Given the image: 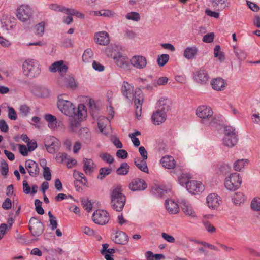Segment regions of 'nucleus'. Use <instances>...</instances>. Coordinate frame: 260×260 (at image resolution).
Returning <instances> with one entry per match:
<instances>
[{
    "instance_id": "1",
    "label": "nucleus",
    "mask_w": 260,
    "mask_h": 260,
    "mask_svg": "<svg viewBox=\"0 0 260 260\" xmlns=\"http://www.w3.org/2000/svg\"><path fill=\"white\" fill-rule=\"evenodd\" d=\"M61 95L58 96L57 103V107L59 110L64 115L69 117L75 116H80L82 115V110L84 109L85 106L83 104H79L77 108L70 101L63 100Z\"/></svg>"
},
{
    "instance_id": "2",
    "label": "nucleus",
    "mask_w": 260,
    "mask_h": 260,
    "mask_svg": "<svg viewBox=\"0 0 260 260\" xmlns=\"http://www.w3.org/2000/svg\"><path fill=\"white\" fill-rule=\"evenodd\" d=\"M110 197L112 209L117 212L121 211L125 204L126 197L122 193L121 186L112 187L110 190Z\"/></svg>"
},
{
    "instance_id": "3",
    "label": "nucleus",
    "mask_w": 260,
    "mask_h": 260,
    "mask_svg": "<svg viewBox=\"0 0 260 260\" xmlns=\"http://www.w3.org/2000/svg\"><path fill=\"white\" fill-rule=\"evenodd\" d=\"M22 69L24 74L30 78L39 75L41 71L39 62L33 59L26 60L23 63Z\"/></svg>"
},
{
    "instance_id": "4",
    "label": "nucleus",
    "mask_w": 260,
    "mask_h": 260,
    "mask_svg": "<svg viewBox=\"0 0 260 260\" xmlns=\"http://www.w3.org/2000/svg\"><path fill=\"white\" fill-rule=\"evenodd\" d=\"M224 136L223 144L228 147H234L238 142V138L235 128L230 126H226L224 129Z\"/></svg>"
},
{
    "instance_id": "5",
    "label": "nucleus",
    "mask_w": 260,
    "mask_h": 260,
    "mask_svg": "<svg viewBox=\"0 0 260 260\" xmlns=\"http://www.w3.org/2000/svg\"><path fill=\"white\" fill-rule=\"evenodd\" d=\"M242 179L238 173H233L225 178L224 185L226 188L231 191H235L241 185Z\"/></svg>"
},
{
    "instance_id": "6",
    "label": "nucleus",
    "mask_w": 260,
    "mask_h": 260,
    "mask_svg": "<svg viewBox=\"0 0 260 260\" xmlns=\"http://www.w3.org/2000/svg\"><path fill=\"white\" fill-rule=\"evenodd\" d=\"M29 230L32 236L39 237L44 230V225L35 217H32L29 221Z\"/></svg>"
},
{
    "instance_id": "7",
    "label": "nucleus",
    "mask_w": 260,
    "mask_h": 260,
    "mask_svg": "<svg viewBox=\"0 0 260 260\" xmlns=\"http://www.w3.org/2000/svg\"><path fill=\"white\" fill-rule=\"evenodd\" d=\"M32 15V10L28 5H22L17 9L16 16L18 19L22 22L30 19Z\"/></svg>"
},
{
    "instance_id": "8",
    "label": "nucleus",
    "mask_w": 260,
    "mask_h": 260,
    "mask_svg": "<svg viewBox=\"0 0 260 260\" xmlns=\"http://www.w3.org/2000/svg\"><path fill=\"white\" fill-rule=\"evenodd\" d=\"M93 222L99 225H104L109 220L108 213L104 210H97L92 216Z\"/></svg>"
},
{
    "instance_id": "9",
    "label": "nucleus",
    "mask_w": 260,
    "mask_h": 260,
    "mask_svg": "<svg viewBox=\"0 0 260 260\" xmlns=\"http://www.w3.org/2000/svg\"><path fill=\"white\" fill-rule=\"evenodd\" d=\"M45 146L47 151L51 154L58 151L61 143L57 138L53 136H49L45 139Z\"/></svg>"
},
{
    "instance_id": "10",
    "label": "nucleus",
    "mask_w": 260,
    "mask_h": 260,
    "mask_svg": "<svg viewBox=\"0 0 260 260\" xmlns=\"http://www.w3.org/2000/svg\"><path fill=\"white\" fill-rule=\"evenodd\" d=\"M186 188L191 194H198L204 190V186L201 182L192 180L185 182Z\"/></svg>"
},
{
    "instance_id": "11",
    "label": "nucleus",
    "mask_w": 260,
    "mask_h": 260,
    "mask_svg": "<svg viewBox=\"0 0 260 260\" xmlns=\"http://www.w3.org/2000/svg\"><path fill=\"white\" fill-rule=\"evenodd\" d=\"M210 79L208 71L206 70L200 69L197 71L193 75L194 81L201 85H206Z\"/></svg>"
},
{
    "instance_id": "12",
    "label": "nucleus",
    "mask_w": 260,
    "mask_h": 260,
    "mask_svg": "<svg viewBox=\"0 0 260 260\" xmlns=\"http://www.w3.org/2000/svg\"><path fill=\"white\" fill-rule=\"evenodd\" d=\"M25 167L29 175L32 177H36L40 173L39 165L34 160L31 159L26 160L25 162Z\"/></svg>"
},
{
    "instance_id": "13",
    "label": "nucleus",
    "mask_w": 260,
    "mask_h": 260,
    "mask_svg": "<svg viewBox=\"0 0 260 260\" xmlns=\"http://www.w3.org/2000/svg\"><path fill=\"white\" fill-rule=\"evenodd\" d=\"M129 187L133 191L144 190L147 187V184L143 179L136 178L132 180Z\"/></svg>"
},
{
    "instance_id": "14",
    "label": "nucleus",
    "mask_w": 260,
    "mask_h": 260,
    "mask_svg": "<svg viewBox=\"0 0 260 260\" xmlns=\"http://www.w3.org/2000/svg\"><path fill=\"white\" fill-rule=\"evenodd\" d=\"M131 63L134 68L137 69H143L147 66L146 57L142 55H135L131 59Z\"/></svg>"
},
{
    "instance_id": "15",
    "label": "nucleus",
    "mask_w": 260,
    "mask_h": 260,
    "mask_svg": "<svg viewBox=\"0 0 260 260\" xmlns=\"http://www.w3.org/2000/svg\"><path fill=\"white\" fill-rule=\"evenodd\" d=\"M95 41L99 45L106 46L110 42L109 36L108 32L102 31L94 35Z\"/></svg>"
},
{
    "instance_id": "16",
    "label": "nucleus",
    "mask_w": 260,
    "mask_h": 260,
    "mask_svg": "<svg viewBox=\"0 0 260 260\" xmlns=\"http://www.w3.org/2000/svg\"><path fill=\"white\" fill-rule=\"evenodd\" d=\"M196 115L201 118L206 119L212 116L213 111L210 107L202 105L197 108Z\"/></svg>"
},
{
    "instance_id": "17",
    "label": "nucleus",
    "mask_w": 260,
    "mask_h": 260,
    "mask_svg": "<svg viewBox=\"0 0 260 260\" xmlns=\"http://www.w3.org/2000/svg\"><path fill=\"white\" fill-rule=\"evenodd\" d=\"M68 67L64 64L63 60L56 61L49 67V71L52 73H55L58 71L59 73H66Z\"/></svg>"
},
{
    "instance_id": "18",
    "label": "nucleus",
    "mask_w": 260,
    "mask_h": 260,
    "mask_svg": "<svg viewBox=\"0 0 260 260\" xmlns=\"http://www.w3.org/2000/svg\"><path fill=\"white\" fill-rule=\"evenodd\" d=\"M220 197L215 193H211L206 198V202L210 208L216 209L219 206Z\"/></svg>"
},
{
    "instance_id": "19",
    "label": "nucleus",
    "mask_w": 260,
    "mask_h": 260,
    "mask_svg": "<svg viewBox=\"0 0 260 260\" xmlns=\"http://www.w3.org/2000/svg\"><path fill=\"white\" fill-rule=\"evenodd\" d=\"M121 92L127 99L131 100L133 99L134 87L127 82L124 81L121 88Z\"/></svg>"
},
{
    "instance_id": "20",
    "label": "nucleus",
    "mask_w": 260,
    "mask_h": 260,
    "mask_svg": "<svg viewBox=\"0 0 260 260\" xmlns=\"http://www.w3.org/2000/svg\"><path fill=\"white\" fill-rule=\"evenodd\" d=\"M211 85L214 90L221 91L225 89L226 83L224 79L218 77L213 79L211 81Z\"/></svg>"
},
{
    "instance_id": "21",
    "label": "nucleus",
    "mask_w": 260,
    "mask_h": 260,
    "mask_svg": "<svg viewBox=\"0 0 260 260\" xmlns=\"http://www.w3.org/2000/svg\"><path fill=\"white\" fill-rule=\"evenodd\" d=\"M171 105L172 103L170 99L161 98L159 100L158 109L166 114L167 112L171 110Z\"/></svg>"
},
{
    "instance_id": "22",
    "label": "nucleus",
    "mask_w": 260,
    "mask_h": 260,
    "mask_svg": "<svg viewBox=\"0 0 260 260\" xmlns=\"http://www.w3.org/2000/svg\"><path fill=\"white\" fill-rule=\"evenodd\" d=\"M113 240L116 244L125 245L128 242V236L124 232L118 231L116 232Z\"/></svg>"
},
{
    "instance_id": "23",
    "label": "nucleus",
    "mask_w": 260,
    "mask_h": 260,
    "mask_svg": "<svg viewBox=\"0 0 260 260\" xmlns=\"http://www.w3.org/2000/svg\"><path fill=\"white\" fill-rule=\"evenodd\" d=\"M121 47L118 45L110 46L106 49L107 56L114 58L121 53Z\"/></svg>"
},
{
    "instance_id": "24",
    "label": "nucleus",
    "mask_w": 260,
    "mask_h": 260,
    "mask_svg": "<svg viewBox=\"0 0 260 260\" xmlns=\"http://www.w3.org/2000/svg\"><path fill=\"white\" fill-rule=\"evenodd\" d=\"M166 114L160 111L158 109L153 113L151 119L155 125H159L166 120Z\"/></svg>"
},
{
    "instance_id": "25",
    "label": "nucleus",
    "mask_w": 260,
    "mask_h": 260,
    "mask_svg": "<svg viewBox=\"0 0 260 260\" xmlns=\"http://www.w3.org/2000/svg\"><path fill=\"white\" fill-rule=\"evenodd\" d=\"M165 206L167 211L170 214H176L179 212L178 204L172 200H166Z\"/></svg>"
},
{
    "instance_id": "26",
    "label": "nucleus",
    "mask_w": 260,
    "mask_h": 260,
    "mask_svg": "<svg viewBox=\"0 0 260 260\" xmlns=\"http://www.w3.org/2000/svg\"><path fill=\"white\" fill-rule=\"evenodd\" d=\"M162 166L169 169H173L175 167V162L174 158L171 156L162 157L160 160Z\"/></svg>"
},
{
    "instance_id": "27",
    "label": "nucleus",
    "mask_w": 260,
    "mask_h": 260,
    "mask_svg": "<svg viewBox=\"0 0 260 260\" xmlns=\"http://www.w3.org/2000/svg\"><path fill=\"white\" fill-rule=\"evenodd\" d=\"M79 137L84 143L88 144L91 141V133L86 127L82 128L79 131Z\"/></svg>"
},
{
    "instance_id": "28",
    "label": "nucleus",
    "mask_w": 260,
    "mask_h": 260,
    "mask_svg": "<svg viewBox=\"0 0 260 260\" xmlns=\"http://www.w3.org/2000/svg\"><path fill=\"white\" fill-rule=\"evenodd\" d=\"M181 207L183 212L187 215L194 217V212L193 211L191 207L189 205L185 200H183L181 202Z\"/></svg>"
},
{
    "instance_id": "29",
    "label": "nucleus",
    "mask_w": 260,
    "mask_h": 260,
    "mask_svg": "<svg viewBox=\"0 0 260 260\" xmlns=\"http://www.w3.org/2000/svg\"><path fill=\"white\" fill-rule=\"evenodd\" d=\"M145 160L146 159H142L140 158H135L134 164L141 171L148 173L149 169Z\"/></svg>"
},
{
    "instance_id": "30",
    "label": "nucleus",
    "mask_w": 260,
    "mask_h": 260,
    "mask_svg": "<svg viewBox=\"0 0 260 260\" xmlns=\"http://www.w3.org/2000/svg\"><path fill=\"white\" fill-rule=\"evenodd\" d=\"M198 52L196 47H188L184 51L183 55L187 59L194 58Z\"/></svg>"
},
{
    "instance_id": "31",
    "label": "nucleus",
    "mask_w": 260,
    "mask_h": 260,
    "mask_svg": "<svg viewBox=\"0 0 260 260\" xmlns=\"http://www.w3.org/2000/svg\"><path fill=\"white\" fill-rule=\"evenodd\" d=\"M231 170V168L228 164L223 163L218 165L216 168V172L219 175H225Z\"/></svg>"
},
{
    "instance_id": "32",
    "label": "nucleus",
    "mask_w": 260,
    "mask_h": 260,
    "mask_svg": "<svg viewBox=\"0 0 260 260\" xmlns=\"http://www.w3.org/2000/svg\"><path fill=\"white\" fill-rule=\"evenodd\" d=\"M84 166L83 169L85 171L86 174L88 173H90L93 172L94 168L93 165L94 162L91 159L84 158L83 159Z\"/></svg>"
},
{
    "instance_id": "33",
    "label": "nucleus",
    "mask_w": 260,
    "mask_h": 260,
    "mask_svg": "<svg viewBox=\"0 0 260 260\" xmlns=\"http://www.w3.org/2000/svg\"><path fill=\"white\" fill-rule=\"evenodd\" d=\"M227 0H213L212 5L214 9L217 11H222L228 6L226 2Z\"/></svg>"
},
{
    "instance_id": "34",
    "label": "nucleus",
    "mask_w": 260,
    "mask_h": 260,
    "mask_svg": "<svg viewBox=\"0 0 260 260\" xmlns=\"http://www.w3.org/2000/svg\"><path fill=\"white\" fill-rule=\"evenodd\" d=\"M113 59L117 66L120 68H124L127 65V62L125 60V57L122 55V53Z\"/></svg>"
},
{
    "instance_id": "35",
    "label": "nucleus",
    "mask_w": 260,
    "mask_h": 260,
    "mask_svg": "<svg viewBox=\"0 0 260 260\" xmlns=\"http://www.w3.org/2000/svg\"><path fill=\"white\" fill-rule=\"evenodd\" d=\"M129 169V166L127 162H124L121 164L120 166L117 169L116 172L118 175H125Z\"/></svg>"
},
{
    "instance_id": "36",
    "label": "nucleus",
    "mask_w": 260,
    "mask_h": 260,
    "mask_svg": "<svg viewBox=\"0 0 260 260\" xmlns=\"http://www.w3.org/2000/svg\"><path fill=\"white\" fill-rule=\"evenodd\" d=\"M83 114L80 117L78 116H75L74 117H71L72 118L70 121V126L73 131H74V128L78 127L80 122L82 119Z\"/></svg>"
},
{
    "instance_id": "37",
    "label": "nucleus",
    "mask_w": 260,
    "mask_h": 260,
    "mask_svg": "<svg viewBox=\"0 0 260 260\" xmlns=\"http://www.w3.org/2000/svg\"><path fill=\"white\" fill-rule=\"evenodd\" d=\"M248 159H241L237 160L234 164V169L236 171H240V170H242V168H244L245 164H248Z\"/></svg>"
},
{
    "instance_id": "38",
    "label": "nucleus",
    "mask_w": 260,
    "mask_h": 260,
    "mask_svg": "<svg viewBox=\"0 0 260 260\" xmlns=\"http://www.w3.org/2000/svg\"><path fill=\"white\" fill-rule=\"evenodd\" d=\"M214 55L215 57L218 58L221 61H224L225 59L224 53L220 52V46L219 45H216L214 47Z\"/></svg>"
},
{
    "instance_id": "39",
    "label": "nucleus",
    "mask_w": 260,
    "mask_h": 260,
    "mask_svg": "<svg viewBox=\"0 0 260 260\" xmlns=\"http://www.w3.org/2000/svg\"><path fill=\"white\" fill-rule=\"evenodd\" d=\"M45 23L41 22L36 24L34 27V33L40 36H42L44 32Z\"/></svg>"
},
{
    "instance_id": "40",
    "label": "nucleus",
    "mask_w": 260,
    "mask_h": 260,
    "mask_svg": "<svg viewBox=\"0 0 260 260\" xmlns=\"http://www.w3.org/2000/svg\"><path fill=\"white\" fill-rule=\"evenodd\" d=\"M169 55L166 54H162L158 56L157 62L159 67L164 66L169 61Z\"/></svg>"
},
{
    "instance_id": "41",
    "label": "nucleus",
    "mask_w": 260,
    "mask_h": 260,
    "mask_svg": "<svg viewBox=\"0 0 260 260\" xmlns=\"http://www.w3.org/2000/svg\"><path fill=\"white\" fill-rule=\"evenodd\" d=\"M151 192L155 196L161 197L165 193H167V190L162 189L159 186H155L152 188Z\"/></svg>"
},
{
    "instance_id": "42",
    "label": "nucleus",
    "mask_w": 260,
    "mask_h": 260,
    "mask_svg": "<svg viewBox=\"0 0 260 260\" xmlns=\"http://www.w3.org/2000/svg\"><path fill=\"white\" fill-rule=\"evenodd\" d=\"M111 169L108 168H101L99 170V175L98 178L100 179H104L106 176L109 175L111 172Z\"/></svg>"
},
{
    "instance_id": "43",
    "label": "nucleus",
    "mask_w": 260,
    "mask_h": 260,
    "mask_svg": "<svg viewBox=\"0 0 260 260\" xmlns=\"http://www.w3.org/2000/svg\"><path fill=\"white\" fill-rule=\"evenodd\" d=\"M233 202L236 205L240 204L245 200L244 196L243 193L239 192L236 193L232 198Z\"/></svg>"
},
{
    "instance_id": "44",
    "label": "nucleus",
    "mask_w": 260,
    "mask_h": 260,
    "mask_svg": "<svg viewBox=\"0 0 260 260\" xmlns=\"http://www.w3.org/2000/svg\"><path fill=\"white\" fill-rule=\"evenodd\" d=\"M106 123H109V119L106 117H103L102 119H100L98 121V128L100 129V132L105 134L106 133L104 132V128L106 125L105 124Z\"/></svg>"
},
{
    "instance_id": "45",
    "label": "nucleus",
    "mask_w": 260,
    "mask_h": 260,
    "mask_svg": "<svg viewBox=\"0 0 260 260\" xmlns=\"http://www.w3.org/2000/svg\"><path fill=\"white\" fill-rule=\"evenodd\" d=\"M19 111L23 117H27L30 112V108L27 105L23 104L20 106Z\"/></svg>"
},
{
    "instance_id": "46",
    "label": "nucleus",
    "mask_w": 260,
    "mask_h": 260,
    "mask_svg": "<svg viewBox=\"0 0 260 260\" xmlns=\"http://www.w3.org/2000/svg\"><path fill=\"white\" fill-rule=\"evenodd\" d=\"M168 81V78L167 77H161L157 81L154 80L153 84L154 86H157V85L164 86L167 84Z\"/></svg>"
},
{
    "instance_id": "47",
    "label": "nucleus",
    "mask_w": 260,
    "mask_h": 260,
    "mask_svg": "<svg viewBox=\"0 0 260 260\" xmlns=\"http://www.w3.org/2000/svg\"><path fill=\"white\" fill-rule=\"evenodd\" d=\"M82 204L84 209L88 212H90L92 210V204L88 199L82 200L81 201Z\"/></svg>"
},
{
    "instance_id": "48",
    "label": "nucleus",
    "mask_w": 260,
    "mask_h": 260,
    "mask_svg": "<svg viewBox=\"0 0 260 260\" xmlns=\"http://www.w3.org/2000/svg\"><path fill=\"white\" fill-rule=\"evenodd\" d=\"M251 207L254 211H260V198H254L251 201Z\"/></svg>"
},
{
    "instance_id": "49",
    "label": "nucleus",
    "mask_w": 260,
    "mask_h": 260,
    "mask_svg": "<svg viewBox=\"0 0 260 260\" xmlns=\"http://www.w3.org/2000/svg\"><path fill=\"white\" fill-rule=\"evenodd\" d=\"M126 18L129 20L138 21L140 19V17L138 13L136 12H131L126 14Z\"/></svg>"
},
{
    "instance_id": "50",
    "label": "nucleus",
    "mask_w": 260,
    "mask_h": 260,
    "mask_svg": "<svg viewBox=\"0 0 260 260\" xmlns=\"http://www.w3.org/2000/svg\"><path fill=\"white\" fill-rule=\"evenodd\" d=\"M1 174L4 176H6L9 171V167L7 162L3 159L1 163Z\"/></svg>"
},
{
    "instance_id": "51",
    "label": "nucleus",
    "mask_w": 260,
    "mask_h": 260,
    "mask_svg": "<svg viewBox=\"0 0 260 260\" xmlns=\"http://www.w3.org/2000/svg\"><path fill=\"white\" fill-rule=\"evenodd\" d=\"M101 158L105 162L112 164L114 162V158L109 153H105L100 155Z\"/></svg>"
},
{
    "instance_id": "52",
    "label": "nucleus",
    "mask_w": 260,
    "mask_h": 260,
    "mask_svg": "<svg viewBox=\"0 0 260 260\" xmlns=\"http://www.w3.org/2000/svg\"><path fill=\"white\" fill-rule=\"evenodd\" d=\"M43 175L44 179L47 181H50L51 179V174L50 168L48 167H43Z\"/></svg>"
},
{
    "instance_id": "53",
    "label": "nucleus",
    "mask_w": 260,
    "mask_h": 260,
    "mask_svg": "<svg viewBox=\"0 0 260 260\" xmlns=\"http://www.w3.org/2000/svg\"><path fill=\"white\" fill-rule=\"evenodd\" d=\"M214 38V34L213 32L208 33L205 35L202 41L205 43H211L213 41Z\"/></svg>"
},
{
    "instance_id": "54",
    "label": "nucleus",
    "mask_w": 260,
    "mask_h": 260,
    "mask_svg": "<svg viewBox=\"0 0 260 260\" xmlns=\"http://www.w3.org/2000/svg\"><path fill=\"white\" fill-rule=\"evenodd\" d=\"M8 117L12 120H16L17 119L16 112L12 107H8Z\"/></svg>"
},
{
    "instance_id": "55",
    "label": "nucleus",
    "mask_w": 260,
    "mask_h": 260,
    "mask_svg": "<svg viewBox=\"0 0 260 260\" xmlns=\"http://www.w3.org/2000/svg\"><path fill=\"white\" fill-rule=\"evenodd\" d=\"M73 176L76 181H80V179H83L84 181H87V178L84 174L80 172L74 171L73 173Z\"/></svg>"
},
{
    "instance_id": "56",
    "label": "nucleus",
    "mask_w": 260,
    "mask_h": 260,
    "mask_svg": "<svg viewBox=\"0 0 260 260\" xmlns=\"http://www.w3.org/2000/svg\"><path fill=\"white\" fill-rule=\"evenodd\" d=\"M2 208L6 210H9L12 207V202L10 199L7 198L2 203Z\"/></svg>"
},
{
    "instance_id": "57",
    "label": "nucleus",
    "mask_w": 260,
    "mask_h": 260,
    "mask_svg": "<svg viewBox=\"0 0 260 260\" xmlns=\"http://www.w3.org/2000/svg\"><path fill=\"white\" fill-rule=\"evenodd\" d=\"M49 9L51 10L55 11H59V12H63L64 6H61L56 4H52L49 6Z\"/></svg>"
},
{
    "instance_id": "58",
    "label": "nucleus",
    "mask_w": 260,
    "mask_h": 260,
    "mask_svg": "<svg viewBox=\"0 0 260 260\" xmlns=\"http://www.w3.org/2000/svg\"><path fill=\"white\" fill-rule=\"evenodd\" d=\"M68 86L72 89H75L77 87V84L76 83L75 79L73 77H70L67 80Z\"/></svg>"
},
{
    "instance_id": "59",
    "label": "nucleus",
    "mask_w": 260,
    "mask_h": 260,
    "mask_svg": "<svg viewBox=\"0 0 260 260\" xmlns=\"http://www.w3.org/2000/svg\"><path fill=\"white\" fill-rule=\"evenodd\" d=\"M93 55V52L91 51V49H86L83 55H82V59L84 61H88V59L90 58H91Z\"/></svg>"
},
{
    "instance_id": "60",
    "label": "nucleus",
    "mask_w": 260,
    "mask_h": 260,
    "mask_svg": "<svg viewBox=\"0 0 260 260\" xmlns=\"http://www.w3.org/2000/svg\"><path fill=\"white\" fill-rule=\"evenodd\" d=\"M116 156L119 158L125 159L128 156V153L124 149H120L117 151Z\"/></svg>"
},
{
    "instance_id": "61",
    "label": "nucleus",
    "mask_w": 260,
    "mask_h": 260,
    "mask_svg": "<svg viewBox=\"0 0 260 260\" xmlns=\"http://www.w3.org/2000/svg\"><path fill=\"white\" fill-rule=\"evenodd\" d=\"M204 225L206 230L209 233H213L216 231V228L209 221L204 222Z\"/></svg>"
},
{
    "instance_id": "62",
    "label": "nucleus",
    "mask_w": 260,
    "mask_h": 260,
    "mask_svg": "<svg viewBox=\"0 0 260 260\" xmlns=\"http://www.w3.org/2000/svg\"><path fill=\"white\" fill-rule=\"evenodd\" d=\"M161 237L164 239L169 243H174L175 241V238L172 236L166 233H162Z\"/></svg>"
},
{
    "instance_id": "63",
    "label": "nucleus",
    "mask_w": 260,
    "mask_h": 260,
    "mask_svg": "<svg viewBox=\"0 0 260 260\" xmlns=\"http://www.w3.org/2000/svg\"><path fill=\"white\" fill-rule=\"evenodd\" d=\"M0 130L2 132L7 133L9 130V127L8 124L5 120H0Z\"/></svg>"
},
{
    "instance_id": "64",
    "label": "nucleus",
    "mask_w": 260,
    "mask_h": 260,
    "mask_svg": "<svg viewBox=\"0 0 260 260\" xmlns=\"http://www.w3.org/2000/svg\"><path fill=\"white\" fill-rule=\"evenodd\" d=\"M92 67L95 70L99 72L103 71L104 70V66L96 61H93L92 63Z\"/></svg>"
}]
</instances>
